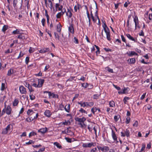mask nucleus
<instances>
[{
  "instance_id": "obj_1",
  "label": "nucleus",
  "mask_w": 152,
  "mask_h": 152,
  "mask_svg": "<svg viewBox=\"0 0 152 152\" xmlns=\"http://www.w3.org/2000/svg\"><path fill=\"white\" fill-rule=\"evenodd\" d=\"M75 119L76 121L78 122L77 124L80 125L81 128H83L84 127H86L87 125L84 123V121L86 120V119L85 117H83L82 118H80L77 117L75 118Z\"/></svg>"
},
{
  "instance_id": "obj_2",
  "label": "nucleus",
  "mask_w": 152,
  "mask_h": 152,
  "mask_svg": "<svg viewBox=\"0 0 152 152\" xmlns=\"http://www.w3.org/2000/svg\"><path fill=\"white\" fill-rule=\"evenodd\" d=\"M44 93H48L49 98H50V97H52V98H58V94H55L53 93H52L50 92L45 91L44 92Z\"/></svg>"
},
{
  "instance_id": "obj_3",
  "label": "nucleus",
  "mask_w": 152,
  "mask_h": 152,
  "mask_svg": "<svg viewBox=\"0 0 152 152\" xmlns=\"http://www.w3.org/2000/svg\"><path fill=\"white\" fill-rule=\"evenodd\" d=\"M19 90L20 93L22 94H26L27 93L26 88L23 86H20Z\"/></svg>"
},
{
  "instance_id": "obj_4",
  "label": "nucleus",
  "mask_w": 152,
  "mask_h": 152,
  "mask_svg": "<svg viewBox=\"0 0 152 152\" xmlns=\"http://www.w3.org/2000/svg\"><path fill=\"white\" fill-rule=\"evenodd\" d=\"M5 109L6 113L7 115H9L11 113L12 110L10 106L8 105Z\"/></svg>"
},
{
  "instance_id": "obj_5",
  "label": "nucleus",
  "mask_w": 152,
  "mask_h": 152,
  "mask_svg": "<svg viewBox=\"0 0 152 152\" xmlns=\"http://www.w3.org/2000/svg\"><path fill=\"white\" fill-rule=\"evenodd\" d=\"M97 148L99 150H101L102 151L106 152L109 150V148L107 146H104L103 147L98 146Z\"/></svg>"
},
{
  "instance_id": "obj_6",
  "label": "nucleus",
  "mask_w": 152,
  "mask_h": 152,
  "mask_svg": "<svg viewBox=\"0 0 152 152\" xmlns=\"http://www.w3.org/2000/svg\"><path fill=\"white\" fill-rule=\"evenodd\" d=\"M129 88H124L122 91H118V93L119 94H124L128 93V92L129 90Z\"/></svg>"
},
{
  "instance_id": "obj_7",
  "label": "nucleus",
  "mask_w": 152,
  "mask_h": 152,
  "mask_svg": "<svg viewBox=\"0 0 152 152\" xmlns=\"http://www.w3.org/2000/svg\"><path fill=\"white\" fill-rule=\"evenodd\" d=\"M104 31L106 33L107 39L109 41H110L111 39L110 37V32L109 30L108 31L105 30Z\"/></svg>"
},
{
  "instance_id": "obj_8",
  "label": "nucleus",
  "mask_w": 152,
  "mask_h": 152,
  "mask_svg": "<svg viewBox=\"0 0 152 152\" xmlns=\"http://www.w3.org/2000/svg\"><path fill=\"white\" fill-rule=\"evenodd\" d=\"M66 15L67 16L69 19L72 16V11H70L69 9H67V11L66 12Z\"/></svg>"
},
{
  "instance_id": "obj_9",
  "label": "nucleus",
  "mask_w": 152,
  "mask_h": 152,
  "mask_svg": "<svg viewBox=\"0 0 152 152\" xmlns=\"http://www.w3.org/2000/svg\"><path fill=\"white\" fill-rule=\"evenodd\" d=\"M48 131L47 128H42L38 130V132H41L42 134H44L46 132Z\"/></svg>"
},
{
  "instance_id": "obj_10",
  "label": "nucleus",
  "mask_w": 152,
  "mask_h": 152,
  "mask_svg": "<svg viewBox=\"0 0 152 152\" xmlns=\"http://www.w3.org/2000/svg\"><path fill=\"white\" fill-rule=\"evenodd\" d=\"M44 115L46 116L50 117L51 115V113L50 111L48 110H46L44 113Z\"/></svg>"
},
{
  "instance_id": "obj_11",
  "label": "nucleus",
  "mask_w": 152,
  "mask_h": 152,
  "mask_svg": "<svg viewBox=\"0 0 152 152\" xmlns=\"http://www.w3.org/2000/svg\"><path fill=\"white\" fill-rule=\"evenodd\" d=\"M127 54L129 56H132L134 55H138L137 53L134 51L127 52Z\"/></svg>"
},
{
  "instance_id": "obj_12",
  "label": "nucleus",
  "mask_w": 152,
  "mask_h": 152,
  "mask_svg": "<svg viewBox=\"0 0 152 152\" xmlns=\"http://www.w3.org/2000/svg\"><path fill=\"white\" fill-rule=\"evenodd\" d=\"M134 21L135 23V28L136 29V27L137 26L138 28H140V27L139 26H137V24H138V19L137 17L136 19V17H135V18H134Z\"/></svg>"
},
{
  "instance_id": "obj_13",
  "label": "nucleus",
  "mask_w": 152,
  "mask_h": 152,
  "mask_svg": "<svg viewBox=\"0 0 152 152\" xmlns=\"http://www.w3.org/2000/svg\"><path fill=\"white\" fill-rule=\"evenodd\" d=\"M69 31L71 33L73 34L74 32V28L73 26L71 24L69 27Z\"/></svg>"
},
{
  "instance_id": "obj_14",
  "label": "nucleus",
  "mask_w": 152,
  "mask_h": 152,
  "mask_svg": "<svg viewBox=\"0 0 152 152\" xmlns=\"http://www.w3.org/2000/svg\"><path fill=\"white\" fill-rule=\"evenodd\" d=\"M127 61L130 64H134L135 62V60L134 58H131L128 59Z\"/></svg>"
},
{
  "instance_id": "obj_15",
  "label": "nucleus",
  "mask_w": 152,
  "mask_h": 152,
  "mask_svg": "<svg viewBox=\"0 0 152 152\" xmlns=\"http://www.w3.org/2000/svg\"><path fill=\"white\" fill-rule=\"evenodd\" d=\"M61 27L62 26L61 25L60 23H59L57 26V31L58 32L60 33L61 31Z\"/></svg>"
},
{
  "instance_id": "obj_16",
  "label": "nucleus",
  "mask_w": 152,
  "mask_h": 152,
  "mask_svg": "<svg viewBox=\"0 0 152 152\" xmlns=\"http://www.w3.org/2000/svg\"><path fill=\"white\" fill-rule=\"evenodd\" d=\"M20 34L18 36L17 38L19 39H25L26 38V37L23 34H22L20 33Z\"/></svg>"
},
{
  "instance_id": "obj_17",
  "label": "nucleus",
  "mask_w": 152,
  "mask_h": 152,
  "mask_svg": "<svg viewBox=\"0 0 152 152\" xmlns=\"http://www.w3.org/2000/svg\"><path fill=\"white\" fill-rule=\"evenodd\" d=\"M112 135L113 139L115 140H117V137L113 131L112 130Z\"/></svg>"
},
{
  "instance_id": "obj_18",
  "label": "nucleus",
  "mask_w": 152,
  "mask_h": 152,
  "mask_svg": "<svg viewBox=\"0 0 152 152\" xmlns=\"http://www.w3.org/2000/svg\"><path fill=\"white\" fill-rule=\"evenodd\" d=\"M109 105L110 107H114L115 106V102L112 100L109 102Z\"/></svg>"
},
{
  "instance_id": "obj_19",
  "label": "nucleus",
  "mask_w": 152,
  "mask_h": 152,
  "mask_svg": "<svg viewBox=\"0 0 152 152\" xmlns=\"http://www.w3.org/2000/svg\"><path fill=\"white\" fill-rule=\"evenodd\" d=\"M126 35L129 39L135 42V39L132 37L129 34H127Z\"/></svg>"
},
{
  "instance_id": "obj_20",
  "label": "nucleus",
  "mask_w": 152,
  "mask_h": 152,
  "mask_svg": "<svg viewBox=\"0 0 152 152\" xmlns=\"http://www.w3.org/2000/svg\"><path fill=\"white\" fill-rule=\"evenodd\" d=\"M42 83V82H41V84H39V85H37V84L35 83H34L33 84H32V86L36 87V88H40L41 87V84Z\"/></svg>"
},
{
  "instance_id": "obj_21",
  "label": "nucleus",
  "mask_w": 152,
  "mask_h": 152,
  "mask_svg": "<svg viewBox=\"0 0 152 152\" xmlns=\"http://www.w3.org/2000/svg\"><path fill=\"white\" fill-rule=\"evenodd\" d=\"M13 73V70L12 69H10L8 71L7 75L10 76Z\"/></svg>"
},
{
  "instance_id": "obj_22",
  "label": "nucleus",
  "mask_w": 152,
  "mask_h": 152,
  "mask_svg": "<svg viewBox=\"0 0 152 152\" xmlns=\"http://www.w3.org/2000/svg\"><path fill=\"white\" fill-rule=\"evenodd\" d=\"M8 28V26L7 25H4L2 27V31L4 33L6 31L7 29Z\"/></svg>"
},
{
  "instance_id": "obj_23",
  "label": "nucleus",
  "mask_w": 152,
  "mask_h": 152,
  "mask_svg": "<svg viewBox=\"0 0 152 152\" xmlns=\"http://www.w3.org/2000/svg\"><path fill=\"white\" fill-rule=\"evenodd\" d=\"M125 134L127 137H129L130 136V132L128 129H126L124 131Z\"/></svg>"
},
{
  "instance_id": "obj_24",
  "label": "nucleus",
  "mask_w": 152,
  "mask_h": 152,
  "mask_svg": "<svg viewBox=\"0 0 152 152\" xmlns=\"http://www.w3.org/2000/svg\"><path fill=\"white\" fill-rule=\"evenodd\" d=\"M18 102L19 101L18 99H15L13 102V105L14 106H17Z\"/></svg>"
},
{
  "instance_id": "obj_25",
  "label": "nucleus",
  "mask_w": 152,
  "mask_h": 152,
  "mask_svg": "<svg viewBox=\"0 0 152 152\" xmlns=\"http://www.w3.org/2000/svg\"><path fill=\"white\" fill-rule=\"evenodd\" d=\"M53 144L54 145L56 146L57 147L61 149L62 148L61 145L60 144L57 142H54Z\"/></svg>"
},
{
  "instance_id": "obj_26",
  "label": "nucleus",
  "mask_w": 152,
  "mask_h": 152,
  "mask_svg": "<svg viewBox=\"0 0 152 152\" xmlns=\"http://www.w3.org/2000/svg\"><path fill=\"white\" fill-rule=\"evenodd\" d=\"M38 84L37 85H39V84H41V82H42V83L41 84V87H42V85L43 84L44 82V79H38Z\"/></svg>"
},
{
  "instance_id": "obj_27",
  "label": "nucleus",
  "mask_w": 152,
  "mask_h": 152,
  "mask_svg": "<svg viewBox=\"0 0 152 152\" xmlns=\"http://www.w3.org/2000/svg\"><path fill=\"white\" fill-rule=\"evenodd\" d=\"M70 106V104H68V106L66 105L64 108V109L68 113H69V112Z\"/></svg>"
},
{
  "instance_id": "obj_28",
  "label": "nucleus",
  "mask_w": 152,
  "mask_h": 152,
  "mask_svg": "<svg viewBox=\"0 0 152 152\" xmlns=\"http://www.w3.org/2000/svg\"><path fill=\"white\" fill-rule=\"evenodd\" d=\"M35 142V141L32 140H30L28 142H26L25 143L26 145H29L30 144H34Z\"/></svg>"
},
{
  "instance_id": "obj_29",
  "label": "nucleus",
  "mask_w": 152,
  "mask_h": 152,
  "mask_svg": "<svg viewBox=\"0 0 152 152\" xmlns=\"http://www.w3.org/2000/svg\"><path fill=\"white\" fill-rule=\"evenodd\" d=\"M93 127V126L92 124H89L88 126V128L89 130V131L91 132L92 130V128Z\"/></svg>"
},
{
  "instance_id": "obj_30",
  "label": "nucleus",
  "mask_w": 152,
  "mask_h": 152,
  "mask_svg": "<svg viewBox=\"0 0 152 152\" xmlns=\"http://www.w3.org/2000/svg\"><path fill=\"white\" fill-rule=\"evenodd\" d=\"M63 15L62 13L61 12H58L56 15L57 18L58 19L61 18L62 15Z\"/></svg>"
},
{
  "instance_id": "obj_31",
  "label": "nucleus",
  "mask_w": 152,
  "mask_h": 152,
  "mask_svg": "<svg viewBox=\"0 0 152 152\" xmlns=\"http://www.w3.org/2000/svg\"><path fill=\"white\" fill-rule=\"evenodd\" d=\"M12 34H20V31L18 29H16L12 31Z\"/></svg>"
},
{
  "instance_id": "obj_32",
  "label": "nucleus",
  "mask_w": 152,
  "mask_h": 152,
  "mask_svg": "<svg viewBox=\"0 0 152 152\" xmlns=\"http://www.w3.org/2000/svg\"><path fill=\"white\" fill-rule=\"evenodd\" d=\"M78 104L80 105L81 107H85L86 106V102H84L83 103H82L81 102H78Z\"/></svg>"
},
{
  "instance_id": "obj_33",
  "label": "nucleus",
  "mask_w": 152,
  "mask_h": 152,
  "mask_svg": "<svg viewBox=\"0 0 152 152\" xmlns=\"http://www.w3.org/2000/svg\"><path fill=\"white\" fill-rule=\"evenodd\" d=\"M120 117L119 115H115L114 117V119L116 122H117Z\"/></svg>"
},
{
  "instance_id": "obj_34",
  "label": "nucleus",
  "mask_w": 152,
  "mask_h": 152,
  "mask_svg": "<svg viewBox=\"0 0 152 152\" xmlns=\"http://www.w3.org/2000/svg\"><path fill=\"white\" fill-rule=\"evenodd\" d=\"M5 84L4 83H1V91H3L4 89H5Z\"/></svg>"
},
{
  "instance_id": "obj_35",
  "label": "nucleus",
  "mask_w": 152,
  "mask_h": 152,
  "mask_svg": "<svg viewBox=\"0 0 152 152\" xmlns=\"http://www.w3.org/2000/svg\"><path fill=\"white\" fill-rule=\"evenodd\" d=\"M31 113H34L32 110L31 109H28L27 111V114L28 115H31Z\"/></svg>"
},
{
  "instance_id": "obj_36",
  "label": "nucleus",
  "mask_w": 152,
  "mask_h": 152,
  "mask_svg": "<svg viewBox=\"0 0 152 152\" xmlns=\"http://www.w3.org/2000/svg\"><path fill=\"white\" fill-rule=\"evenodd\" d=\"M103 27L104 28V31H105V30L107 31L109 30V28L107 27V26L106 24L105 23H104V25L103 26Z\"/></svg>"
},
{
  "instance_id": "obj_37",
  "label": "nucleus",
  "mask_w": 152,
  "mask_h": 152,
  "mask_svg": "<svg viewBox=\"0 0 152 152\" xmlns=\"http://www.w3.org/2000/svg\"><path fill=\"white\" fill-rule=\"evenodd\" d=\"M34 119L33 118H32V117H31L30 118H27L26 119V121L27 122H31L33 121Z\"/></svg>"
},
{
  "instance_id": "obj_38",
  "label": "nucleus",
  "mask_w": 152,
  "mask_h": 152,
  "mask_svg": "<svg viewBox=\"0 0 152 152\" xmlns=\"http://www.w3.org/2000/svg\"><path fill=\"white\" fill-rule=\"evenodd\" d=\"M129 99V97L126 96L125 97L123 100L124 103L125 104H126V103L127 101Z\"/></svg>"
},
{
  "instance_id": "obj_39",
  "label": "nucleus",
  "mask_w": 152,
  "mask_h": 152,
  "mask_svg": "<svg viewBox=\"0 0 152 152\" xmlns=\"http://www.w3.org/2000/svg\"><path fill=\"white\" fill-rule=\"evenodd\" d=\"M97 111V108L96 107H93L91 109V112L94 114Z\"/></svg>"
},
{
  "instance_id": "obj_40",
  "label": "nucleus",
  "mask_w": 152,
  "mask_h": 152,
  "mask_svg": "<svg viewBox=\"0 0 152 152\" xmlns=\"http://www.w3.org/2000/svg\"><path fill=\"white\" fill-rule=\"evenodd\" d=\"M54 34L55 36V37L56 39H57L58 40H59V36L58 34H57L56 32H54Z\"/></svg>"
},
{
  "instance_id": "obj_41",
  "label": "nucleus",
  "mask_w": 152,
  "mask_h": 152,
  "mask_svg": "<svg viewBox=\"0 0 152 152\" xmlns=\"http://www.w3.org/2000/svg\"><path fill=\"white\" fill-rule=\"evenodd\" d=\"M106 69L109 72H110L111 73H113V70L112 69H111L108 67H107Z\"/></svg>"
},
{
  "instance_id": "obj_42",
  "label": "nucleus",
  "mask_w": 152,
  "mask_h": 152,
  "mask_svg": "<svg viewBox=\"0 0 152 152\" xmlns=\"http://www.w3.org/2000/svg\"><path fill=\"white\" fill-rule=\"evenodd\" d=\"M74 42L75 44H78L79 43L78 40L76 37H74Z\"/></svg>"
},
{
  "instance_id": "obj_43",
  "label": "nucleus",
  "mask_w": 152,
  "mask_h": 152,
  "mask_svg": "<svg viewBox=\"0 0 152 152\" xmlns=\"http://www.w3.org/2000/svg\"><path fill=\"white\" fill-rule=\"evenodd\" d=\"M94 143L93 142H90L87 144V147L88 148H90L92 146H94Z\"/></svg>"
},
{
  "instance_id": "obj_44",
  "label": "nucleus",
  "mask_w": 152,
  "mask_h": 152,
  "mask_svg": "<svg viewBox=\"0 0 152 152\" xmlns=\"http://www.w3.org/2000/svg\"><path fill=\"white\" fill-rule=\"evenodd\" d=\"M79 111L81 113H84L87 114V112L86 111H85L83 108H81L80 110H79Z\"/></svg>"
},
{
  "instance_id": "obj_45",
  "label": "nucleus",
  "mask_w": 152,
  "mask_h": 152,
  "mask_svg": "<svg viewBox=\"0 0 152 152\" xmlns=\"http://www.w3.org/2000/svg\"><path fill=\"white\" fill-rule=\"evenodd\" d=\"M130 3L128 1L125 2V4H124V7H128V5Z\"/></svg>"
},
{
  "instance_id": "obj_46",
  "label": "nucleus",
  "mask_w": 152,
  "mask_h": 152,
  "mask_svg": "<svg viewBox=\"0 0 152 152\" xmlns=\"http://www.w3.org/2000/svg\"><path fill=\"white\" fill-rule=\"evenodd\" d=\"M130 118L129 117H127L126 118V124H128L130 121Z\"/></svg>"
},
{
  "instance_id": "obj_47",
  "label": "nucleus",
  "mask_w": 152,
  "mask_h": 152,
  "mask_svg": "<svg viewBox=\"0 0 152 152\" xmlns=\"http://www.w3.org/2000/svg\"><path fill=\"white\" fill-rule=\"evenodd\" d=\"M86 103L87 104V106H91L94 105V103L93 102H91L89 103L86 102Z\"/></svg>"
},
{
  "instance_id": "obj_48",
  "label": "nucleus",
  "mask_w": 152,
  "mask_h": 152,
  "mask_svg": "<svg viewBox=\"0 0 152 152\" xmlns=\"http://www.w3.org/2000/svg\"><path fill=\"white\" fill-rule=\"evenodd\" d=\"M8 131L7 130V129H3L2 132V133L4 134H6L8 133Z\"/></svg>"
},
{
  "instance_id": "obj_49",
  "label": "nucleus",
  "mask_w": 152,
  "mask_h": 152,
  "mask_svg": "<svg viewBox=\"0 0 152 152\" xmlns=\"http://www.w3.org/2000/svg\"><path fill=\"white\" fill-rule=\"evenodd\" d=\"M6 108H4L2 111L1 115L0 116H2L5 113H6Z\"/></svg>"
},
{
  "instance_id": "obj_50",
  "label": "nucleus",
  "mask_w": 152,
  "mask_h": 152,
  "mask_svg": "<svg viewBox=\"0 0 152 152\" xmlns=\"http://www.w3.org/2000/svg\"><path fill=\"white\" fill-rule=\"evenodd\" d=\"M29 96L30 97V99L31 100H34L35 98V96L33 94L31 95L30 94Z\"/></svg>"
},
{
  "instance_id": "obj_51",
  "label": "nucleus",
  "mask_w": 152,
  "mask_h": 152,
  "mask_svg": "<svg viewBox=\"0 0 152 152\" xmlns=\"http://www.w3.org/2000/svg\"><path fill=\"white\" fill-rule=\"evenodd\" d=\"M17 2H18L17 0H14L13 3V6L14 7H15L16 6Z\"/></svg>"
},
{
  "instance_id": "obj_52",
  "label": "nucleus",
  "mask_w": 152,
  "mask_h": 152,
  "mask_svg": "<svg viewBox=\"0 0 152 152\" xmlns=\"http://www.w3.org/2000/svg\"><path fill=\"white\" fill-rule=\"evenodd\" d=\"M75 77H70L67 80L66 82H68V81H72L73 80L74 78H75Z\"/></svg>"
},
{
  "instance_id": "obj_53",
  "label": "nucleus",
  "mask_w": 152,
  "mask_h": 152,
  "mask_svg": "<svg viewBox=\"0 0 152 152\" xmlns=\"http://www.w3.org/2000/svg\"><path fill=\"white\" fill-rule=\"evenodd\" d=\"M28 88L29 90V91L30 92V93L31 92H33L34 91V90L33 89H32L31 86H30Z\"/></svg>"
},
{
  "instance_id": "obj_54",
  "label": "nucleus",
  "mask_w": 152,
  "mask_h": 152,
  "mask_svg": "<svg viewBox=\"0 0 152 152\" xmlns=\"http://www.w3.org/2000/svg\"><path fill=\"white\" fill-rule=\"evenodd\" d=\"M65 139L66 141L69 142H72V139L67 137H65Z\"/></svg>"
},
{
  "instance_id": "obj_55",
  "label": "nucleus",
  "mask_w": 152,
  "mask_h": 152,
  "mask_svg": "<svg viewBox=\"0 0 152 152\" xmlns=\"http://www.w3.org/2000/svg\"><path fill=\"white\" fill-rule=\"evenodd\" d=\"M29 61V58L28 57H26V58L25 62L26 64H28Z\"/></svg>"
},
{
  "instance_id": "obj_56",
  "label": "nucleus",
  "mask_w": 152,
  "mask_h": 152,
  "mask_svg": "<svg viewBox=\"0 0 152 152\" xmlns=\"http://www.w3.org/2000/svg\"><path fill=\"white\" fill-rule=\"evenodd\" d=\"M45 147L44 146H43V147L40 148L38 151L39 152H42L45 151Z\"/></svg>"
},
{
  "instance_id": "obj_57",
  "label": "nucleus",
  "mask_w": 152,
  "mask_h": 152,
  "mask_svg": "<svg viewBox=\"0 0 152 152\" xmlns=\"http://www.w3.org/2000/svg\"><path fill=\"white\" fill-rule=\"evenodd\" d=\"M32 146L34 147V148H39V147H41L42 146V145H40V144H39V145H32Z\"/></svg>"
},
{
  "instance_id": "obj_58",
  "label": "nucleus",
  "mask_w": 152,
  "mask_h": 152,
  "mask_svg": "<svg viewBox=\"0 0 152 152\" xmlns=\"http://www.w3.org/2000/svg\"><path fill=\"white\" fill-rule=\"evenodd\" d=\"M138 125V122L137 121H136L133 124V126L137 127Z\"/></svg>"
},
{
  "instance_id": "obj_59",
  "label": "nucleus",
  "mask_w": 152,
  "mask_h": 152,
  "mask_svg": "<svg viewBox=\"0 0 152 152\" xmlns=\"http://www.w3.org/2000/svg\"><path fill=\"white\" fill-rule=\"evenodd\" d=\"M43 49V50H44L43 51H44V53H45L48 52L50 50L49 48H44Z\"/></svg>"
},
{
  "instance_id": "obj_60",
  "label": "nucleus",
  "mask_w": 152,
  "mask_h": 152,
  "mask_svg": "<svg viewBox=\"0 0 152 152\" xmlns=\"http://www.w3.org/2000/svg\"><path fill=\"white\" fill-rule=\"evenodd\" d=\"M45 19L44 18H42L41 20V22L42 23V25L43 26H45Z\"/></svg>"
},
{
  "instance_id": "obj_61",
  "label": "nucleus",
  "mask_w": 152,
  "mask_h": 152,
  "mask_svg": "<svg viewBox=\"0 0 152 152\" xmlns=\"http://www.w3.org/2000/svg\"><path fill=\"white\" fill-rule=\"evenodd\" d=\"M11 124H9L7 125V127L5 128V129H7V130L8 131L10 130V126H11Z\"/></svg>"
},
{
  "instance_id": "obj_62",
  "label": "nucleus",
  "mask_w": 152,
  "mask_h": 152,
  "mask_svg": "<svg viewBox=\"0 0 152 152\" xmlns=\"http://www.w3.org/2000/svg\"><path fill=\"white\" fill-rule=\"evenodd\" d=\"M23 53L21 51L20 53L19 56L18 57V59L19 58H20L21 57L23 56Z\"/></svg>"
},
{
  "instance_id": "obj_63",
  "label": "nucleus",
  "mask_w": 152,
  "mask_h": 152,
  "mask_svg": "<svg viewBox=\"0 0 152 152\" xmlns=\"http://www.w3.org/2000/svg\"><path fill=\"white\" fill-rule=\"evenodd\" d=\"M121 37L122 41L124 42H126V40L124 36L123 35H121Z\"/></svg>"
},
{
  "instance_id": "obj_64",
  "label": "nucleus",
  "mask_w": 152,
  "mask_h": 152,
  "mask_svg": "<svg viewBox=\"0 0 152 152\" xmlns=\"http://www.w3.org/2000/svg\"><path fill=\"white\" fill-rule=\"evenodd\" d=\"M96 151L97 149L96 148H95L92 149L91 151V152H96Z\"/></svg>"
}]
</instances>
